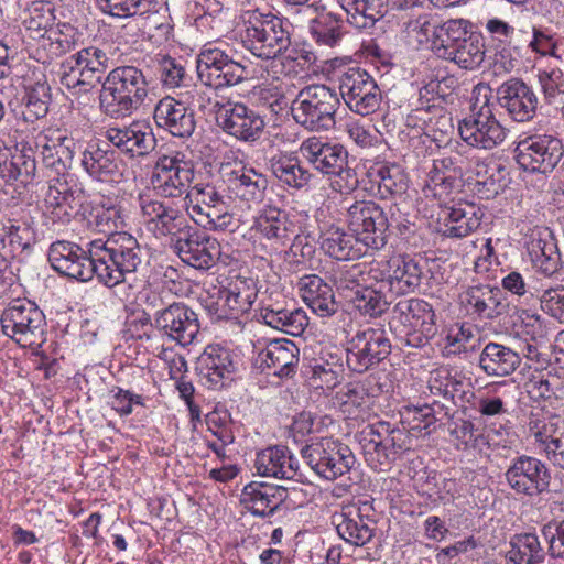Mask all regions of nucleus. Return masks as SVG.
Wrapping results in <instances>:
<instances>
[{
  "label": "nucleus",
  "instance_id": "obj_21",
  "mask_svg": "<svg viewBox=\"0 0 564 564\" xmlns=\"http://www.w3.org/2000/svg\"><path fill=\"white\" fill-rule=\"evenodd\" d=\"M500 107L516 122L531 121L538 108V97L522 79L510 78L497 89Z\"/></svg>",
  "mask_w": 564,
  "mask_h": 564
},
{
  "label": "nucleus",
  "instance_id": "obj_43",
  "mask_svg": "<svg viewBox=\"0 0 564 564\" xmlns=\"http://www.w3.org/2000/svg\"><path fill=\"white\" fill-rule=\"evenodd\" d=\"M346 12L349 24L356 29H369L383 18L387 12L388 0H338Z\"/></svg>",
  "mask_w": 564,
  "mask_h": 564
},
{
  "label": "nucleus",
  "instance_id": "obj_34",
  "mask_svg": "<svg viewBox=\"0 0 564 564\" xmlns=\"http://www.w3.org/2000/svg\"><path fill=\"white\" fill-rule=\"evenodd\" d=\"M393 321L409 328H421L427 336L436 334L435 313L430 303L422 299H402L392 310Z\"/></svg>",
  "mask_w": 564,
  "mask_h": 564
},
{
  "label": "nucleus",
  "instance_id": "obj_25",
  "mask_svg": "<svg viewBox=\"0 0 564 564\" xmlns=\"http://www.w3.org/2000/svg\"><path fill=\"white\" fill-rule=\"evenodd\" d=\"M300 154L317 171L332 174L341 171L348 163V152L339 143H330L318 137H310L302 141Z\"/></svg>",
  "mask_w": 564,
  "mask_h": 564
},
{
  "label": "nucleus",
  "instance_id": "obj_57",
  "mask_svg": "<svg viewBox=\"0 0 564 564\" xmlns=\"http://www.w3.org/2000/svg\"><path fill=\"white\" fill-rule=\"evenodd\" d=\"M458 187L459 180L456 175L430 171L423 186V193L427 198L445 200Z\"/></svg>",
  "mask_w": 564,
  "mask_h": 564
},
{
  "label": "nucleus",
  "instance_id": "obj_23",
  "mask_svg": "<svg viewBox=\"0 0 564 564\" xmlns=\"http://www.w3.org/2000/svg\"><path fill=\"white\" fill-rule=\"evenodd\" d=\"M371 509L369 502H362L358 506L347 507L335 516L339 536L356 546H364L370 542L377 524L369 514Z\"/></svg>",
  "mask_w": 564,
  "mask_h": 564
},
{
  "label": "nucleus",
  "instance_id": "obj_18",
  "mask_svg": "<svg viewBox=\"0 0 564 564\" xmlns=\"http://www.w3.org/2000/svg\"><path fill=\"white\" fill-rule=\"evenodd\" d=\"M153 326L181 346L192 344L199 333L197 314L187 305L174 302L154 313Z\"/></svg>",
  "mask_w": 564,
  "mask_h": 564
},
{
  "label": "nucleus",
  "instance_id": "obj_38",
  "mask_svg": "<svg viewBox=\"0 0 564 564\" xmlns=\"http://www.w3.org/2000/svg\"><path fill=\"white\" fill-rule=\"evenodd\" d=\"M527 437L532 440L535 448L542 453L564 432V417L545 413L543 411H531L527 423Z\"/></svg>",
  "mask_w": 564,
  "mask_h": 564
},
{
  "label": "nucleus",
  "instance_id": "obj_49",
  "mask_svg": "<svg viewBox=\"0 0 564 564\" xmlns=\"http://www.w3.org/2000/svg\"><path fill=\"white\" fill-rule=\"evenodd\" d=\"M440 58L454 62L463 69L473 70L485 58V44L480 34L471 35L468 41L456 45L447 52H440Z\"/></svg>",
  "mask_w": 564,
  "mask_h": 564
},
{
  "label": "nucleus",
  "instance_id": "obj_26",
  "mask_svg": "<svg viewBox=\"0 0 564 564\" xmlns=\"http://www.w3.org/2000/svg\"><path fill=\"white\" fill-rule=\"evenodd\" d=\"M464 302L471 314L486 321L500 319L510 311V302L502 290L489 284L469 286L464 294Z\"/></svg>",
  "mask_w": 564,
  "mask_h": 564
},
{
  "label": "nucleus",
  "instance_id": "obj_44",
  "mask_svg": "<svg viewBox=\"0 0 564 564\" xmlns=\"http://www.w3.org/2000/svg\"><path fill=\"white\" fill-rule=\"evenodd\" d=\"M268 178L252 167H242L234 171L230 177V186L235 194L246 202L259 203L265 196Z\"/></svg>",
  "mask_w": 564,
  "mask_h": 564
},
{
  "label": "nucleus",
  "instance_id": "obj_14",
  "mask_svg": "<svg viewBox=\"0 0 564 564\" xmlns=\"http://www.w3.org/2000/svg\"><path fill=\"white\" fill-rule=\"evenodd\" d=\"M516 160L523 171L547 174L561 161L564 149L562 141L551 134H535L518 142Z\"/></svg>",
  "mask_w": 564,
  "mask_h": 564
},
{
  "label": "nucleus",
  "instance_id": "obj_13",
  "mask_svg": "<svg viewBox=\"0 0 564 564\" xmlns=\"http://www.w3.org/2000/svg\"><path fill=\"white\" fill-rule=\"evenodd\" d=\"M503 477L517 495L530 498L547 492L552 479L547 465L527 454L512 458Z\"/></svg>",
  "mask_w": 564,
  "mask_h": 564
},
{
  "label": "nucleus",
  "instance_id": "obj_42",
  "mask_svg": "<svg viewBox=\"0 0 564 564\" xmlns=\"http://www.w3.org/2000/svg\"><path fill=\"white\" fill-rule=\"evenodd\" d=\"M268 169L280 183L296 191L306 187L312 178L311 172L301 165L299 158L289 154L272 156Z\"/></svg>",
  "mask_w": 564,
  "mask_h": 564
},
{
  "label": "nucleus",
  "instance_id": "obj_61",
  "mask_svg": "<svg viewBox=\"0 0 564 564\" xmlns=\"http://www.w3.org/2000/svg\"><path fill=\"white\" fill-rule=\"evenodd\" d=\"M144 20V28L148 30L150 39H154L159 44L170 40L173 32V24L167 9L150 12Z\"/></svg>",
  "mask_w": 564,
  "mask_h": 564
},
{
  "label": "nucleus",
  "instance_id": "obj_63",
  "mask_svg": "<svg viewBox=\"0 0 564 564\" xmlns=\"http://www.w3.org/2000/svg\"><path fill=\"white\" fill-rule=\"evenodd\" d=\"M187 196L194 204L188 208V213L202 212L209 205H216L224 200V195L212 184H196L192 187Z\"/></svg>",
  "mask_w": 564,
  "mask_h": 564
},
{
  "label": "nucleus",
  "instance_id": "obj_4",
  "mask_svg": "<svg viewBox=\"0 0 564 564\" xmlns=\"http://www.w3.org/2000/svg\"><path fill=\"white\" fill-rule=\"evenodd\" d=\"M260 101V109H253L243 102L228 101L217 116L219 127L229 135L246 142H253L260 138L265 127V109L278 113L282 109L283 98L273 89L257 86L251 91Z\"/></svg>",
  "mask_w": 564,
  "mask_h": 564
},
{
  "label": "nucleus",
  "instance_id": "obj_59",
  "mask_svg": "<svg viewBox=\"0 0 564 564\" xmlns=\"http://www.w3.org/2000/svg\"><path fill=\"white\" fill-rule=\"evenodd\" d=\"M312 34L316 42L333 47L341 39L343 32L339 22L334 15L326 13L314 21Z\"/></svg>",
  "mask_w": 564,
  "mask_h": 564
},
{
  "label": "nucleus",
  "instance_id": "obj_7",
  "mask_svg": "<svg viewBox=\"0 0 564 564\" xmlns=\"http://www.w3.org/2000/svg\"><path fill=\"white\" fill-rule=\"evenodd\" d=\"M488 91V87L485 86L474 89L477 96L470 107V113L458 126L459 135L468 145L484 150H491L506 139L505 128L496 119L489 104Z\"/></svg>",
  "mask_w": 564,
  "mask_h": 564
},
{
  "label": "nucleus",
  "instance_id": "obj_28",
  "mask_svg": "<svg viewBox=\"0 0 564 564\" xmlns=\"http://www.w3.org/2000/svg\"><path fill=\"white\" fill-rule=\"evenodd\" d=\"M153 118L159 128L177 138L191 137L196 127L194 111L184 102L169 96L156 104Z\"/></svg>",
  "mask_w": 564,
  "mask_h": 564
},
{
  "label": "nucleus",
  "instance_id": "obj_60",
  "mask_svg": "<svg viewBox=\"0 0 564 564\" xmlns=\"http://www.w3.org/2000/svg\"><path fill=\"white\" fill-rule=\"evenodd\" d=\"M100 9L113 17H132L149 12L154 0H97Z\"/></svg>",
  "mask_w": 564,
  "mask_h": 564
},
{
  "label": "nucleus",
  "instance_id": "obj_15",
  "mask_svg": "<svg viewBox=\"0 0 564 564\" xmlns=\"http://www.w3.org/2000/svg\"><path fill=\"white\" fill-rule=\"evenodd\" d=\"M194 178V164L185 154L175 152L161 155L154 164L151 184L153 189L166 198L181 197Z\"/></svg>",
  "mask_w": 564,
  "mask_h": 564
},
{
  "label": "nucleus",
  "instance_id": "obj_51",
  "mask_svg": "<svg viewBox=\"0 0 564 564\" xmlns=\"http://www.w3.org/2000/svg\"><path fill=\"white\" fill-rule=\"evenodd\" d=\"M383 288L380 285L379 289H376L365 285L356 291V295L346 294V297L361 315L376 318L387 312L390 306V301L383 293Z\"/></svg>",
  "mask_w": 564,
  "mask_h": 564
},
{
  "label": "nucleus",
  "instance_id": "obj_27",
  "mask_svg": "<svg viewBox=\"0 0 564 564\" xmlns=\"http://www.w3.org/2000/svg\"><path fill=\"white\" fill-rule=\"evenodd\" d=\"M422 280V268L410 257L395 256L386 262L380 279L381 286H388L390 293L401 296L413 293Z\"/></svg>",
  "mask_w": 564,
  "mask_h": 564
},
{
  "label": "nucleus",
  "instance_id": "obj_55",
  "mask_svg": "<svg viewBox=\"0 0 564 564\" xmlns=\"http://www.w3.org/2000/svg\"><path fill=\"white\" fill-rule=\"evenodd\" d=\"M332 281L344 296L356 295L358 289H362L366 282L361 264H343L333 271Z\"/></svg>",
  "mask_w": 564,
  "mask_h": 564
},
{
  "label": "nucleus",
  "instance_id": "obj_64",
  "mask_svg": "<svg viewBox=\"0 0 564 564\" xmlns=\"http://www.w3.org/2000/svg\"><path fill=\"white\" fill-rule=\"evenodd\" d=\"M541 310L560 323H564V286L545 289L539 296Z\"/></svg>",
  "mask_w": 564,
  "mask_h": 564
},
{
  "label": "nucleus",
  "instance_id": "obj_58",
  "mask_svg": "<svg viewBox=\"0 0 564 564\" xmlns=\"http://www.w3.org/2000/svg\"><path fill=\"white\" fill-rule=\"evenodd\" d=\"M377 177L378 191L382 197L402 195L408 188L406 176L399 166H381Z\"/></svg>",
  "mask_w": 564,
  "mask_h": 564
},
{
  "label": "nucleus",
  "instance_id": "obj_11",
  "mask_svg": "<svg viewBox=\"0 0 564 564\" xmlns=\"http://www.w3.org/2000/svg\"><path fill=\"white\" fill-rule=\"evenodd\" d=\"M346 221L366 248L380 250L387 245L388 217L383 208L375 202H355L347 208Z\"/></svg>",
  "mask_w": 564,
  "mask_h": 564
},
{
  "label": "nucleus",
  "instance_id": "obj_37",
  "mask_svg": "<svg viewBox=\"0 0 564 564\" xmlns=\"http://www.w3.org/2000/svg\"><path fill=\"white\" fill-rule=\"evenodd\" d=\"M441 232L449 238H464L475 231L484 216L482 210L475 204L458 203L445 212Z\"/></svg>",
  "mask_w": 564,
  "mask_h": 564
},
{
  "label": "nucleus",
  "instance_id": "obj_5",
  "mask_svg": "<svg viewBox=\"0 0 564 564\" xmlns=\"http://www.w3.org/2000/svg\"><path fill=\"white\" fill-rule=\"evenodd\" d=\"M365 460L375 470H387L411 449L412 440L405 426L386 421L367 426L359 441Z\"/></svg>",
  "mask_w": 564,
  "mask_h": 564
},
{
  "label": "nucleus",
  "instance_id": "obj_50",
  "mask_svg": "<svg viewBox=\"0 0 564 564\" xmlns=\"http://www.w3.org/2000/svg\"><path fill=\"white\" fill-rule=\"evenodd\" d=\"M477 34L471 31V23L467 20H447L438 26L436 40H434V51L440 56V52H447Z\"/></svg>",
  "mask_w": 564,
  "mask_h": 564
},
{
  "label": "nucleus",
  "instance_id": "obj_16",
  "mask_svg": "<svg viewBox=\"0 0 564 564\" xmlns=\"http://www.w3.org/2000/svg\"><path fill=\"white\" fill-rule=\"evenodd\" d=\"M348 345L347 365L355 372H365L379 365L391 354L389 336L381 327H367L357 330Z\"/></svg>",
  "mask_w": 564,
  "mask_h": 564
},
{
  "label": "nucleus",
  "instance_id": "obj_45",
  "mask_svg": "<svg viewBox=\"0 0 564 564\" xmlns=\"http://www.w3.org/2000/svg\"><path fill=\"white\" fill-rule=\"evenodd\" d=\"M35 232L28 223L12 220L0 223V251L3 257H14L35 243Z\"/></svg>",
  "mask_w": 564,
  "mask_h": 564
},
{
  "label": "nucleus",
  "instance_id": "obj_33",
  "mask_svg": "<svg viewBox=\"0 0 564 564\" xmlns=\"http://www.w3.org/2000/svg\"><path fill=\"white\" fill-rule=\"evenodd\" d=\"M256 226L261 236L278 251L296 235V226L284 210L268 206L259 215Z\"/></svg>",
  "mask_w": 564,
  "mask_h": 564
},
{
  "label": "nucleus",
  "instance_id": "obj_47",
  "mask_svg": "<svg viewBox=\"0 0 564 564\" xmlns=\"http://www.w3.org/2000/svg\"><path fill=\"white\" fill-rule=\"evenodd\" d=\"M509 547L506 558L512 564H538L542 563L545 557V552L534 533L513 535Z\"/></svg>",
  "mask_w": 564,
  "mask_h": 564
},
{
  "label": "nucleus",
  "instance_id": "obj_1",
  "mask_svg": "<svg viewBox=\"0 0 564 564\" xmlns=\"http://www.w3.org/2000/svg\"><path fill=\"white\" fill-rule=\"evenodd\" d=\"M144 256L138 240L124 231L106 241H91L87 251L75 242L58 240L47 253L52 268L59 274L84 282L96 276L107 288L126 282L141 267Z\"/></svg>",
  "mask_w": 564,
  "mask_h": 564
},
{
  "label": "nucleus",
  "instance_id": "obj_29",
  "mask_svg": "<svg viewBox=\"0 0 564 564\" xmlns=\"http://www.w3.org/2000/svg\"><path fill=\"white\" fill-rule=\"evenodd\" d=\"M82 166L95 181L119 182L122 176L121 161L115 151L98 142H89L82 153Z\"/></svg>",
  "mask_w": 564,
  "mask_h": 564
},
{
  "label": "nucleus",
  "instance_id": "obj_17",
  "mask_svg": "<svg viewBox=\"0 0 564 564\" xmlns=\"http://www.w3.org/2000/svg\"><path fill=\"white\" fill-rule=\"evenodd\" d=\"M171 246L184 263L197 270L210 269L220 256V247L215 238L191 227L171 238Z\"/></svg>",
  "mask_w": 564,
  "mask_h": 564
},
{
  "label": "nucleus",
  "instance_id": "obj_9",
  "mask_svg": "<svg viewBox=\"0 0 564 564\" xmlns=\"http://www.w3.org/2000/svg\"><path fill=\"white\" fill-rule=\"evenodd\" d=\"M301 456L316 475L326 480H335L346 475L356 463L351 449L330 437L306 444L301 449Z\"/></svg>",
  "mask_w": 564,
  "mask_h": 564
},
{
  "label": "nucleus",
  "instance_id": "obj_30",
  "mask_svg": "<svg viewBox=\"0 0 564 564\" xmlns=\"http://www.w3.org/2000/svg\"><path fill=\"white\" fill-rule=\"evenodd\" d=\"M36 171L34 150L21 143L15 151L10 153L9 149L0 140V177L6 183L20 181L28 184Z\"/></svg>",
  "mask_w": 564,
  "mask_h": 564
},
{
  "label": "nucleus",
  "instance_id": "obj_56",
  "mask_svg": "<svg viewBox=\"0 0 564 564\" xmlns=\"http://www.w3.org/2000/svg\"><path fill=\"white\" fill-rule=\"evenodd\" d=\"M50 102V86L46 83H37L32 86L25 96V119L33 121L45 117Z\"/></svg>",
  "mask_w": 564,
  "mask_h": 564
},
{
  "label": "nucleus",
  "instance_id": "obj_54",
  "mask_svg": "<svg viewBox=\"0 0 564 564\" xmlns=\"http://www.w3.org/2000/svg\"><path fill=\"white\" fill-rule=\"evenodd\" d=\"M50 182L51 184L44 199L46 208H52V214H56L59 219L63 216H69L74 209L72 206L74 196L66 180L55 177Z\"/></svg>",
  "mask_w": 564,
  "mask_h": 564
},
{
  "label": "nucleus",
  "instance_id": "obj_24",
  "mask_svg": "<svg viewBox=\"0 0 564 564\" xmlns=\"http://www.w3.org/2000/svg\"><path fill=\"white\" fill-rule=\"evenodd\" d=\"M102 135L111 145L130 158L149 154L156 143L151 129L138 121L129 126L109 127Z\"/></svg>",
  "mask_w": 564,
  "mask_h": 564
},
{
  "label": "nucleus",
  "instance_id": "obj_53",
  "mask_svg": "<svg viewBox=\"0 0 564 564\" xmlns=\"http://www.w3.org/2000/svg\"><path fill=\"white\" fill-rule=\"evenodd\" d=\"M192 219L199 226L208 230H234L236 226L235 217L228 210L225 200L214 205H209L197 212L191 214Z\"/></svg>",
  "mask_w": 564,
  "mask_h": 564
},
{
  "label": "nucleus",
  "instance_id": "obj_52",
  "mask_svg": "<svg viewBox=\"0 0 564 564\" xmlns=\"http://www.w3.org/2000/svg\"><path fill=\"white\" fill-rule=\"evenodd\" d=\"M66 138L59 143H45L42 145V162L46 169L55 173L56 177L65 178L72 166L74 151L65 144Z\"/></svg>",
  "mask_w": 564,
  "mask_h": 564
},
{
  "label": "nucleus",
  "instance_id": "obj_62",
  "mask_svg": "<svg viewBox=\"0 0 564 564\" xmlns=\"http://www.w3.org/2000/svg\"><path fill=\"white\" fill-rule=\"evenodd\" d=\"M90 216L99 232H111L124 227L122 212L116 206H98L91 210Z\"/></svg>",
  "mask_w": 564,
  "mask_h": 564
},
{
  "label": "nucleus",
  "instance_id": "obj_6",
  "mask_svg": "<svg viewBox=\"0 0 564 564\" xmlns=\"http://www.w3.org/2000/svg\"><path fill=\"white\" fill-rule=\"evenodd\" d=\"M340 107L336 90L326 85L302 88L291 106L294 121L310 131H329L335 127V115Z\"/></svg>",
  "mask_w": 564,
  "mask_h": 564
},
{
  "label": "nucleus",
  "instance_id": "obj_36",
  "mask_svg": "<svg viewBox=\"0 0 564 564\" xmlns=\"http://www.w3.org/2000/svg\"><path fill=\"white\" fill-rule=\"evenodd\" d=\"M528 252L533 268L545 276H552L561 268V254L556 240L547 229L539 230L531 236Z\"/></svg>",
  "mask_w": 564,
  "mask_h": 564
},
{
  "label": "nucleus",
  "instance_id": "obj_3",
  "mask_svg": "<svg viewBox=\"0 0 564 564\" xmlns=\"http://www.w3.org/2000/svg\"><path fill=\"white\" fill-rule=\"evenodd\" d=\"M149 94V82L144 72L126 65L108 73L99 93V108L112 119H123L137 111Z\"/></svg>",
  "mask_w": 564,
  "mask_h": 564
},
{
  "label": "nucleus",
  "instance_id": "obj_32",
  "mask_svg": "<svg viewBox=\"0 0 564 564\" xmlns=\"http://www.w3.org/2000/svg\"><path fill=\"white\" fill-rule=\"evenodd\" d=\"M253 467L262 477L295 479L301 476L297 460L286 446L276 445L260 451Z\"/></svg>",
  "mask_w": 564,
  "mask_h": 564
},
{
  "label": "nucleus",
  "instance_id": "obj_8",
  "mask_svg": "<svg viewBox=\"0 0 564 564\" xmlns=\"http://www.w3.org/2000/svg\"><path fill=\"white\" fill-rule=\"evenodd\" d=\"M0 322L3 334L23 347H40L45 341V315L33 302L13 301Z\"/></svg>",
  "mask_w": 564,
  "mask_h": 564
},
{
  "label": "nucleus",
  "instance_id": "obj_19",
  "mask_svg": "<svg viewBox=\"0 0 564 564\" xmlns=\"http://www.w3.org/2000/svg\"><path fill=\"white\" fill-rule=\"evenodd\" d=\"M299 355L300 349L292 340L274 339L258 352L253 366L261 373L289 379L297 371Z\"/></svg>",
  "mask_w": 564,
  "mask_h": 564
},
{
  "label": "nucleus",
  "instance_id": "obj_20",
  "mask_svg": "<svg viewBox=\"0 0 564 564\" xmlns=\"http://www.w3.org/2000/svg\"><path fill=\"white\" fill-rule=\"evenodd\" d=\"M139 206L149 228L159 236L175 238L188 227L182 210L173 203L140 195Z\"/></svg>",
  "mask_w": 564,
  "mask_h": 564
},
{
  "label": "nucleus",
  "instance_id": "obj_10",
  "mask_svg": "<svg viewBox=\"0 0 564 564\" xmlns=\"http://www.w3.org/2000/svg\"><path fill=\"white\" fill-rule=\"evenodd\" d=\"M196 63L198 79L215 89L238 85L247 77L246 67L216 44L204 45Z\"/></svg>",
  "mask_w": 564,
  "mask_h": 564
},
{
  "label": "nucleus",
  "instance_id": "obj_48",
  "mask_svg": "<svg viewBox=\"0 0 564 564\" xmlns=\"http://www.w3.org/2000/svg\"><path fill=\"white\" fill-rule=\"evenodd\" d=\"M76 67L90 89L101 83L102 75L108 66L109 58L107 54L97 47L90 46L83 48L72 55Z\"/></svg>",
  "mask_w": 564,
  "mask_h": 564
},
{
  "label": "nucleus",
  "instance_id": "obj_12",
  "mask_svg": "<svg viewBox=\"0 0 564 564\" xmlns=\"http://www.w3.org/2000/svg\"><path fill=\"white\" fill-rule=\"evenodd\" d=\"M338 84L340 96L352 112L365 117L379 108L380 88L365 69L347 68L338 75Z\"/></svg>",
  "mask_w": 564,
  "mask_h": 564
},
{
  "label": "nucleus",
  "instance_id": "obj_2",
  "mask_svg": "<svg viewBox=\"0 0 564 564\" xmlns=\"http://www.w3.org/2000/svg\"><path fill=\"white\" fill-rule=\"evenodd\" d=\"M291 28L292 24L288 19L272 12L263 13L259 10L248 12L242 44L254 56L263 59L272 58L283 68L288 67L286 75L297 74L295 68V64L300 65L296 62L297 57L288 54L276 59L291 44Z\"/></svg>",
  "mask_w": 564,
  "mask_h": 564
},
{
  "label": "nucleus",
  "instance_id": "obj_41",
  "mask_svg": "<svg viewBox=\"0 0 564 564\" xmlns=\"http://www.w3.org/2000/svg\"><path fill=\"white\" fill-rule=\"evenodd\" d=\"M260 317L265 325L291 336L302 335L308 325L305 311L302 308L288 310L279 304L262 307Z\"/></svg>",
  "mask_w": 564,
  "mask_h": 564
},
{
  "label": "nucleus",
  "instance_id": "obj_46",
  "mask_svg": "<svg viewBox=\"0 0 564 564\" xmlns=\"http://www.w3.org/2000/svg\"><path fill=\"white\" fill-rule=\"evenodd\" d=\"M221 297L231 314H245L257 299L256 283L252 279L236 276L221 291Z\"/></svg>",
  "mask_w": 564,
  "mask_h": 564
},
{
  "label": "nucleus",
  "instance_id": "obj_31",
  "mask_svg": "<svg viewBox=\"0 0 564 564\" xmlns=\"http://www.w3.org/2000/svg\"><path fill=\"white\" fill-rule=\"evenodd\" d=\"M288 498V489L282 486L251 482L245 486L241 502L254 516H272Z\"/></svg>",
  "mask_w": 564,
  "mask_h": 564
},
{
  "label": "nucleus",
  "instance_id": "obj_35",
  "mask_svg": "<svg viewBox=\"0 0 564 564\" xmlns=\"http://www.w3.org/2000/svg\"><path fill=\"white\" fill-rule=\"evenodd\" d=\"M301 297L318 316L329 317L338 311V303L329 284L316 274L304 275L297 282Z\"/></svg>",
  "mask_w": 564,
  "mask_h": 564
},
{
  "label": "nucleus",
  "instance_id": "obj_39",
  "mask_svg": "<svg viewBox=\"0 0 564 564\" xmlns=\"http://www.w3.org/2000/svg\"><path fill=\"white\" fill-rule=\"evenodd\" d=\"M321 248L329 257L339 261L359 259L366 253V246L352 232H345L335 227L329 228L321 236Z\"/></svg>",
  "mask_w": 564,
  "mask_h": 564
},
{
  "label": "nucleus",
  "instance_id": "obj_40",
  "mask_svg": "<svg viewBox=\"0 0 564 564\" xmlns=\"http://www.w3.org/2000/svg\"><path fill=\"white\" fill-rule=\"evenodd\" d=\"M520 364L521 357L517 351L497 343H488L479 356V367L490 377L509 376Z\"/></svg>",
  "mask_w": 564,
  "mask_h": 564
},
{
  "label": "nucleus",
  "instance_id": "obj_22",
  "mask_svg": "<svg viewBox=\"0 0 564 564\" xmlns=\"http://www.w3.org/2000/svg\"><path fill=\"white\" fill-rule=\"evenodd\" d=\"M237 364L228 349L207 346L197 359L196 370L203 384L210 389H220L232 380Z\"/></svg>",
  "mask_w": 564,
  "mask_h": 564
}]
</instances>
